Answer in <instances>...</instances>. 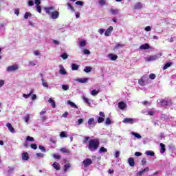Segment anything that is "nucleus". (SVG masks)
Returning a JSON list of instances; mask_svg holds the SVG:
<instances>
[{
  "label": "nucleus",
  "mask_w": 176,
  "mask_h": 176,
  "mask_svg": "<svg viewBox=\"0 0 176 176\" xmlns=\"http://www.w3.org/2000/svg\"><path fill=\"white\" fill-rule=\"evenodd\" d=\"M52 167H54L57 171H59V170L61 168L60 164L57 162H54Z\"/></svg>",
  "instance_id": "11"
},
{
  "label": "nucleus",
  "mask_w": 176,
  "mask_h": 176,
  "mask_svg": "<svg viewBox=\"0 0 176 176\" xmlns=\"http://www.w3.org/2000/svg\"><path fill=\"white\" fill-rule=\"evenodd\" d=\"M30 120V114H28L25 118V123H28V122Z\"/></svg>",
  "instance_id": "58"
},
{
  "label": "nucleus",
  "mask_w": 176,
  "mask_h": 176,
  "mask_svg": "<svg viewBox=\"0 0 176 176\" xmlns=\"http://www.w3.org/2000/svg\"><path fill=\"white\" fill-rule=\"evenodd\" d=\"M14 14H16V16H19V14H20V10L19 8L16 9L14 10Z\"/></svg>",
  "instance_id": "61"
},
{
  "label": "nucleus",
  "mask_w": 176,
  "mask_h": 176,
  "mask_svg": "<svg viewBox=\"0 0 176 176\" xmlns=\"http://www.w3.org/2000/svg\"><path fill=\"white\" fill-rule=\"evenodd\" d=\"M98 3H100L101 6H104V5H107V1H105V0H99Z\"/></svg>",
  "instance_id": "43"
},
{
  "label": "nucleus",
  "mask_w": 176,
  "mask_h": 176,
  "mask_svg": "<svg viewBox=\"0 0 176 176\" xmlns=\"http://www.w3.org/2000/svg\"><path fill=\"white\" fill-rule=\"evenodd\" d=\"M47 14H52L51 10H53L54 8L53 7H48V8H44Z\"/></svg>",
  "instance_id": "24"
},
{
  "label": "nucleus",
  "mask_w": 176,
  "mask_h": 176,
  "mask_svg": "<svg viewBox=\"0 0 176 176\" xmlns=\"http://www.w3.org/2000/svg\"><path fill=\"white\" fill-rule=\"evenodd\" d=\"M82 164H84V166L89 167L90 164H93V161H91V159L90 158H87L82 162Z\"/></svg>",
  "instance_id": "3"
},
{
  "label": "nucleus",
  "mask_w": 176,
  "mask_h": 176,
  "mask_svg": "<svg viewBox=\"0 0 176 176\" xmlns=\"http://www.w3.org/2000/svg\"><path fill=\"white\" fill-rule=\"evenodd\" d=\"M98 93H100V91H97L96 89H94L91 91V96H94V97H96Z\"/></svg>",
  "instance_id": "31"
},
{
  "label": "nucleus",
  "mask_w": 176,
  "mask_h": 176,
  "mask_svg": "<svg viewBox=\"0 0 176 176\" xmlns=\"http://www.w3.org/2000/svg\"><path fill=\"white\" fill-rule=\"evenodd\" d=\"M132 135H134V137H135L136 138H138V140L141 139L142 137L141 136V135H140L138 133H135V132H131Z\"/></svg>",
  "instance_id": "30"
},
{
  "label": "nucleus",
  "mask_w": 176,
  "mask_h": 176,
  "mask_svg": "<svg viewBox=\"0 0 176 176\" xmlns=\"http://www.w3.org/2000/svg\"><path fill=\"white\" fill-rule=\"evenodd\" d=\"M60 16V12L58 11H54L51 12L50 17L52 19V20H56V19H58Z\"/></svg>",
  "instance_id": "5"
},
{
  "label": "nucleus",
  "mask_w": 176,
  "mask_h": 176,
  "mask_svg": "<svg viewBox=\"0 0 176 176\" xmlns=\"http://www.w3.org/2000/svg\"><path fill=\"white\" fill-rule=\"evenodd\" d=\"M88 81H89V78H87L77 79V82H79L80 83H87Z\"/></svg>",
  "instance_id": "21"
},
{
  "label": "nucleus",
  "mask_w": 176,
  "mask_h": 176,
  "mask_svg": "<svg viewBox=\"0 0 176 176\" xmlns=\"http://www.w3.org/2000/svg\"><path fill=\"white\" fill-rule=\"evenodd\" d=\"M157 58V57L151 56L148 58V61H153V60H156Z\"/></svg>",
  "instance_id": "53"
},
{
  "label": "nucleus",
  "mask_w": 176,
  "mask_h": 176,
  "mask_svg": "<svg viewBox=\"0 0 176 176\" xmlns=\"http://www.w3.org/2000/svg\"><path fill=\"white\" fill-rule=\"evenodd\" d=\"M45 157V154L43 153H36V159H41V157Z\"/></svg>",
  "instance_id": "32"
},
{
  "label": "nucleus",
  "mask_w": 176,
  "mask_h": 176,
  "mask_svg": "<svg viewBox=\"0 0 176 176\" xmlns=\"http://www.w3.org/2000/svg\"><path fill=\"white\" fill-rule=\"evenodd\" d=\"M36 9L38 13H42V8L41 6H36Z\"/></svg>",
  "instance_id": "49"
},
{
  "label": "nucleus",
  "mask_w": 176,
  "mask_h": 176,
  "mask_svg": "<svg viewBox=\"0 0 176 176\" xmlns=\"http://www.w3.org/2000/svg\"><path fill=\"white\" fill-rule=\"evenodd\" d=\"M22 156V160H30V155H28V153L25 152L21 154Z\"/></svg>",
  "instance_id": "8"
},
{
  "label": "nucleus",
  "mask_w": 176,
  "mask_h": 176,
  "mask_svg": "<svg viewBox=\"0 0 176 176\" xmlns=\"http://www.w3.org/2000/svg\"><path fill=\"white\" fill-rule=\"evenodd\" d=\"M60 137H61V138H67V134L65 133V131H62L60 133Z\"/></svg>",
  "instance_id": "47"
},
{
  "label": "nucleus",
  "mask_w": 176,
  "mask_h": 176,
  "mask_svg": "<svg viewBox=\"0 0 176 176\" xmlns=\"http://www.w3.org/2000/svg\"><path fill=\"white\" fill-rule=\"evenodd\" d=\"M109 12L110 14H113V16L118 14V13H119V9H113V8H111L109 10Z\"/></svg>",
  "instance_id": "18"
},
{
  "label": "nucleus",
  "mask_w": 176,
  "mask_h": 176,
  "mask_svg": "<svg viewBox=\"0 0 176 176\" xmlns=\"http://www.w3.org/2000/svg\"><path fill=\"white\" fill-rule=\"evenodd\" d=\"M120 47H124V45L117 43L113 47V50H118V49H120Z\"/></svg>",
  "instance_id": "26"
},
{
  "label": "nucleus",
  "mask_w": 176,
  "mask_h": 176,
  "mask_svg": "<svg viewBox=\"0 0 176 176\" xmlns=\"http://www.w3.org/2000/svg\"><path fill=\"white\" fill-rule=\"evenodd\" d=\"M38 148L41 151H42V152H46V148H45V146H38Z\"/></svg>",
  "instance_id": "57"
},
{
  "label": "nucleus",
  "mask_w": 176,
  "mask_h": 176,
  "mask_svg": "<svg viewBox=\"0 0 176 176\" xmlns=\"http://www.w3.org/2000/svg\"><path fill=\"white\" fill-rule=\"evenodd\" d=\"M112 31H113V27L109 26V28L104 32L105 36H110L111 32H112Z\"/></svg>",
  "instance_id": "6"
},
{
  "label": "nucleus",
  "mask_w": 176,
  "mask_h": 176,
  "mask_svg": "<svg viewBox=\"0 0 176 176\" xmlns=\"http://www.w3.org/2000/svg\"><path fill=\"white\" fill-rule=\"evenodd\" d=\"M138 82L140 86H145V85H146V83L145 82V76H143L142 78L139 79Z\"/></svg>",
  "instance_id": "15"
},
{
  "label": "nucleus",
  "mask_w": 176,
  "mask_h": 176,
  "mask_svg": "<svg viewBox=\"0 0 176 176\" xmlns=\"http://www.w3.org/2000/svg\"><path fill=\"white\" fill-rule=\"evenodd\" d=\"M32 16V14H31V12H25V15H24V19H28V17H31Z\"/></svg>",
  "instance_id": "38"
},
{
  "label": "nucleus",
  "mask_w": 176,
  "mask_h": 176,
  "mask_svg": "<svg viewBox=\"0 0 176 176\" xmlns=\"http://www.w3.org/2000/svg\"><path fill=\"white\" fill-rule=\"evenodd\" d=\"M80 46L81 47H85L86 46V41H82L80 42Z\"/></svg>",
  "instance_id": "51"
},
{
  "label": "nucleus",
  "mask_w": 176,
  "mask_h": 176,
  "mask_svg": "<svg viewBox=\"0 0 176 176\" xmlns=\"http://www.w3.org/2000/svg\"><path fill=\"white\" fill-rule=\"evenodd\" d=\"M150 48L151 46L148 43H145L140 46V50H148V49Z\"/></svg>",
  "instance_id": "7"
},
{
  "label": "nucleus",
  "mask_w": 176,
  "mask_h": 176,
  "mask_svg": "<svg viewBox=\"0 0 176 176\" xmlns=\"http://www.w3.org/2000/svg\"><path fill=\"white\" fill-rule=\"evenodd\" d=\"M33 94L34 89H31L30 92L28 94H23V97H24V98H30V97H31V96H32Z\"/></svg>",
  "instance_id": "22"
},
{
  "label": "nucleus",
  "mask_w": 176,
  "mask_h": 176,
  "mask_svg": "<svg viewBox=\"0 0 176 176\" xmlns=\"http://www.w3.org/2000/svg\"><path fill=\"white\" fill-rule=\"evenodd\" d=\"M93 123H94V118H89L88 120L89 126H91V124H93Z\"/></svg>",
  "instance_id": "44"
},
{
  "label": "nucleus",
  "mask_w": 176,
  "mask_h": 176,
  "mask_svg": "<svg viewBox=\"0 0 176 176\" xmlns=\"http://www.w3.org/2000/svg\"><path fill=\"white\" fill-rule=\"evenodd\" d=\"M108 56L109 57L110 60H111V61H116V60H118V55L109 54Z\"/></svg>",
  "instance_id": "13"
},
{
  "label": "nucleus",
  "mask_w": 176,
  "mask_h": 176,
  "mask_svg": "<svg viewBox=\"0 0 176 176\" xmlns=\"http://www.w3.org/2000/svg\"><path fill=\"white\" fill-rule=\"evenodd\" d=\"M68 104H69V105H71V107H73L74 108H78V106H76V104L74 102H72L71 100H68Z\"/></svg>",
  "instance_id": "39"
},
{
  "label": "nucleus",
  "mask_w": 176,
  "mask_h": 176,
  "mask_svg": "<svg viewBox=\"0 0 176 176\" xmlns=\"http://www.w3.org/2000/svg\"><path fill=\"white\" fill-rule=\"evenodd\" d=\"M149 171V167H146L144 169L142 170L141 171L138 173V175L141 176L144 173H148Z\"/></svg>",
  "instance_id": "19"
},
{
  "label": "nucleus",
  "mask_w": 176,
  "mask_h": 176,
  "mask_svg": "<svg viewBox=\"0 0 176 176\" xmlns=\"http://www.w3.org/2000/svg\"><path fill=\"white\" fill-rule=\"evenodd\" d=\"M160 103L162 105V107H167L168 105V100L162 99L160 101Z\"/></svg>",
  "instance_id": "17"
},
{
  "label": "nucleus",
  "mask_w": 176,
  "mask_h": 176,
  "mask_svg": "<svg viewBox=\"0 0 176 176\" xmlns=\"http://www.w3.org/2000/svg\"><path fill=\"white\" fill-rule=\"evenodd\" d=\"M83 53L84 54H90V51L87 49H85Z\"/></svg>",
  "instance_id": "60"
},
{
  "label": "nucleus",
  "mask_w": 176,
  "mask_h": 176,
  "mask_svg": "<svg viewBox=\"0 0 176 176\" xmlns=\"http://www.w3.org/2000/svg\"><path fill=\"white\" fill-rule=\"evenodd\" d=\"M146 155H147V156H155V152L151 151H147L146 152Z\"/></svg>",
  "instance_id": "34"
},
{
  "label": "nucleus",
  "mask_w": 176,
  "mask_h": 176,
  "mask_svg": "<svg viewBox=\"0 0 176 176\" xmlns=\"http://www.w3.org/2000/svg\"><path fill=\"white\" fill-rule=\"evenodd\" d=\"M128 163L131 167H134L135 166V162H134V158L133 157L129 158Z\"/></svg>",
  "instance_id": "10"
},
{
  "label": "nucleus",
  "mask_w": 176,
  "mask_h": 176,
  "mask_svg": "<svg viewBox=\"0 0 176 176\" xmlns=\"http://www.w3.org/2000/svg\"><path fill=\"white\" fill-rule=\"evenodd\" d=\"M60 152H63V153H66V155H69V153H71V151H69V149L67 148H60Z\"/></svg>",
  "instance_id": "23"
},
{
  "label": "nucleus",
  "mask_w": 176,
  "mask_h": 176,
  "mask_svg": "<svg viewBox=\"0 0 176 176\" xmlns=\"http://www.w3.org/2000/svg\"><path fill=\"white\" fill-rule=\"evenodd\" d=\"M149 78H150V79H152V80L156 79V74H151L149 75Z\"/></svg>",
  "instance_id": "55"
},
{
  "label": "nucleus",
  "mask_w": 176,
  "mask_h": 176,
  "mask_svg": "<svg viewBox=\"0 0 176 176\" xmlns=\"http://www.w3.org/2000/svg\"><path fill=\"white\" fill-rule=\"evenodd\" d=\"M71 168V164L67 163L64 166V173H67V171H68V169Z\"/></svg>",
  "instance_id": "27"
},
{
  "label": "nucleus",
  "mask_w": 176,
  "mask_h": 176,
  "mask_svg": "<svg viewBox=\"0 0 176 176\" xmlns=\"http://www.w3.org/2000/svg\"><path fill=\"white\" fill-rule=\"evenodd\" d=\"M48 102H50V104H51L52 108H56V102L54 101V100H53V98H50L48 100Z\"/></svg>",
  "instance_id": "25"
},
{
  "label": "nucleus",
  "mask_w": 176,
  "mask_h": 176,
  "mask_svg": "<svg viewBox=\"0 0 176 176\" xmlns=\"http://www.w3.org/2000/svg\"><path fill=\"white\" fill-rule=\"evenodd\" d=\"M100 153H105V152H108V150H107V148H105V147H100V150H99Z\"/></svg>",
  "instance_id": "37"
},
{
  "label": "nucleus",
  "mask_w": 176,
  "mask_h": 176,
  "mask_svg": "<svg viewBox=\"0 0 176 176\" xmlns=\"http://www.w3.org/2000/svg\"><path fill=\"white\" fill-rule=\"evenodd\" d=\"M171 63H167L164 65L163 69H167V68H169V67H171Z\"/></svg>",
  "instance_id": "42"
},
{
  "label": "nucleus",
  "mask_w": 176,
  "mask_h": 176,
  "mask_svg": "<svg viewBox=\"0 0 176 176\" xmlns=\"http://www.w3.org/2000/svg\"><path fill=\"white\" fill-rule=\"evenodd\" d=\"M27 141H30L31 142H34V141H35V139H34L33 137L31 136H28L26 138Z\"/></svg>",
  "instance_id": "46"
},
{
  "label": "nucleus",
  "mask_w": 176,
  "mask_h": 176,
  "mask_svg": "<svg viewBox=\"0 0 176 176\" xmlns=\"http://www.w3.org/2000/svg\"><path fill=\"white\" fill-rule=\"evenodd\" d=\"M28 5H29V6H34V1L30 0L28 1Z\"/></svg>",
  "instance_id": "64"
},
{
  "label": "nucleus",
  "mask_w": 176,
  "mask_h": 176,
  "mask_svg": "<svg viewBox=\"0 0 176 176\" xmlns=\"http://www.w3.org/2000/svg\"><path fill=\"white\" fill-rule=\"evenodd\" d=\"M91 67H85V68L84 69L85 72H86L87 74H89V72H91Z\"/></svg>",
  "instance_id": "33"
},
{
  "label": "nucleus",
  "mask_w": 176,
  "mask_h": 176,
  "mask_svg": "<svg viewBox=\"0 0 176 176\" xmlns=\"http://www.w3.org/2000/svg\"><path fill=\"white\" fill-rule=\"evenodd\" d=\"M30 148H32V149H37L38 148V145H36V144H30Z\"/></svg>",
  "instance_id": "48"
},
{
  "label": "nucleus",
  "mask_w": 176,
  "mask_h": 176,
  "mask_svg": "<svg viewBox=\"0 0 176 176\" xmlns=\"http://www.w3.org/2000/svg\"><path fill=\"white\" fill-rule=\"evenodd\" d=\"M19 69V66L17 65H11L7 67L8 72H13V71H17Z\"/></svg>",
  "instance_id": "4"
},
{
  "label": "nucleus",
  "mask_w": 176,
  "mask_h": 176,
  "mask_svg": "<svg viewBox=\"0 0 176 176\" xmlns=\"http://www.w3.org/2000/svg\"><path fill=\"white\" fill-rule=\"evenodd\" d=\"M100 146V140L98 139H91L89 141L87 148L90 152H94Z\"/></svg>",
  "instance_id": "1"
},
{
  "label": "nucleus",
  "mask_w": 176,
  "mask_h": 176,
  "mask_svg": "<svg viewBox=\"0 0 176 176\" xmlns=\"http://www.w3.org/2000/svg\"><path fill=\"white\" fill-rule=\"evenodd\" d=\"M41 81H42V85H43V87H49V85H47V81H45V79L42 78Z\"/></svg>",
  "instance_id": "35"
},
{
  "label": "nucleus",
  "mask_w": 176,
  "mask_h": 176,
  "mask_svg": "<svg viewBox=\"0 0 176 176\" xmlns=\"http://www.w3.org/2000/svg\"><path fill=\"white\" fill-rule=\"evenodd\" d=\"M34 3L36 5V6L41 5V0H34Z\"/></svg>",
  "instance_id": "63"
},
{
  "label": "nucleus",
  "mask_w": 176,
  "mask_h": 176,
  "mask_svg": "<svg viewBox=\"0 0 176 176\" xmlns=\"http://www.w3.org/2000/svg\"><path fill=\"white\" fill-rule=\"evenodd\" d=\"M134 9L135 10H140L142 9V3L141 2H138L135 4L134 6Z\"/></svg>",
  "instance_id": "20"
},
{
  "label": "nucleus",
  "mask_w": 176,
  "mask_h": 176,
  "mask_svg": "<svg viewBox=\"0 0 176 176\" xmlns=\"http://www.w3.org/2000/svg\"><path fill=\"white\" fill-rule=\"evenodd\" d=\"M126 107H127V105L126 104V103H124V102L121 101L118 102V108H120L122 111H123V109H124Z\"/></svg>",
  "instance_id": "9"
},
{
  "label": "nucleus",
  "mask_w": 176,
  "mask_h": 176,
  "mask_svg": "<svg viewBox=\"0 0 176 176\" xmlns=\"http://www.w3.org/2000/svg\"><path fill=\"white\" fill-rule=\"evenodd\" d=\"M82 100L84 102L87 104V105H90V101L89 100V98H86L85 96H82Z\"/></svg>",
  "instance_id": "36"
},
{
  "label": "nucleus",
  "mask_w": 176,
  "mask_h": 176,
  "mask_svg": "<svg viewBox=\"0 0 176 176\" xmlns=\"http://www.w3.org/2000/svg\"><path fill=\"white\" fill-rule=\"evenodd\" d=\"M123 123H129L130 124H133V123H134V119H133V118H124L123 120Z\"/></svg>",
  "instance_id": "12"
},
{
  "label": "nucleus",
  "mask_w": 176,
  "mask_h": 176,
  "mask_svg": "<svg viewBox=\"0 0 176 176\" xmlns=\"http://www.w3.org/2000/svg\"><path fill=\"white\" fill-rule=\"evenodd\" d=\"M141 163H142V166H146V159L142 158Z\"/></svg>",
  "instance_id": "52"
},
{
  "label": "nucleus",
  "mask_w": 176,
  "mask_h": 176,
  "mask_svg": "<svg viewBox=\"0 0 176 176\" xmlns=\"http://www.w3.org/2000/svg\"><path fill=\"white\" fill-rule=\"evenodd\" d=\"M160 153H164L166 152V144H163V143H160Z\"/></svg>",
  "instance_id": "16"
},
{
  "label": "nucleus",
  "mask_w": 176,
  "mask_h": 176,
  "mask_svg": "<svg viewBox=\"0 0 176 176\" xmlns=\"http://www.w3.org/2000/svg\"><path fill=\"white\" fill-rule=\"evenodd\" d=\"M76 5H79L80 6H83V2L80 1H77L76 2Z\"/></svg>",
  "instance_id": "59"
},
{
  "label": "nucleus",
  "mask_w": 176,
  "mask_h": 176,
  "mask_svg": "<svg viewBox=\"0 0 176 176\" xmlns=\"http://www.w3.org/2000/svg\"><path fill=\"white\" fill-rule=\"evenodd\" d=\"M60 57H62L63 60H67V58H68V54H67V53H64L60 55Z\"/></svg>",
  "instance_id": "45"
},
{
  "label": "nucleus",
  "mask_w": 176,
  "mask_h": 176,
  "mask_svg": "<svg viewBox=\"0 0 176 176\" xmlns=\"http://www.w3.org/2000/svg\"><path fill=\"white\" fill-rule=\"evenodd\" d=\"M100 117H98V123H102L104 122V120H105V119L104 118H105V113H104V111H100L99 113Z\"/></svg>",
  "instance_id": "2"
},
{
  "label": "nucleus",
  "mask_w": 176,
  "mask_h": 176,
  "mask_svg": "<svg viewBox=\"0 0 176 176\" xmlns=\"http://www.w3.org/2000/svg\"><path fill=\"white\" fill-rule=\"evenodd\" d=\"M60 68L59 70L60 74H61L62 75H67V71L65 70V69H64V67L63 66H60Z\"/></svg>",
  "instance_id": "29"
},
{
  "label": "nucleus",
  "mask_w": 176,
  "mask_h": 176,
  "mask_svg": "<svg viewBox=\"0 0 176 176\" xmlns=\"http://www.w3.org/2000/svg\"><path fill=\"white\" fill-rule=\"evenodd\" d=\"M67 8L68 9H71L72 12H75V8H74V6H72V5H71V3H67Z\"/></svg>",
  "instance_id": "40"
},
{
  "label": "nucleus",
  "mask_w": 176,
  "mask_h": 176,
  "mask_svg": "<svg viewBox=\"0 0 176 176\" xmlns=\"http://www.w3.org/2000/svg\"><path fill=\"white\" fill-rule=\"evenodd\" d=\"M62 89H63V90L67 91L69 89V87L67 85H63L62 86Z\"/></svg>",
  "instance_id": "54"
},
{
  "label": "nucleus",
  "mask_w": 176,
  "mask_h": 176,
  "mask_svg": "<svg viewBox=\"0 0 176 176\" xmlns=\"http://www.w3.org/2000/svg\"><path fill=\"white\" fill-rule=\"evenodd\" d=\"M6 126H7L9 131H10V133H14L15 132L14 128L13 127V126H12V124L8 122V123H7Z\"/></svg>",
  "instance_id": "14"
},
{
  "label": "nucleus",
  "mask_w": 176,
  "mask_h": 176,
  "mask_svg": "<svg viewBox=\"0 0 176 176\" xmlns=\"http://www.w3.org/2000/svg\"><path fill=\"white\" fill-rule=\"evenodd\" d=\"M89 140H90V137L89 136H85L84 138V140L82 141V144H86V142H87V141H89Z\"/></svg>",
  "instance_id": "50"
},
{
  "label": "nucleus",
  "mask_w": 176,
  "mask_h": 176,
  "mask_svg": "<svg viewBox=\"0 0 176 176\" xmlns=\"http://www.w3.org/2000/svg\"><path fill=\"white\" fill-rule=\"evenodd\" d=\"M53 157H54V159H58V160L61 159V156L59 155L58 154H54V155H53Z\"/></svg>",
  "instance_id": "56"
},
{
  "label": "nucleus",
  "mask_w": 176,
  "mask_h": 176,
  "mask_svg": "<svg viewBox=\"0 0 176 176\" xmlns=\"http://www.w3.org/2000/svg\"><path fill=\"white\" fill-rule=\"evenodd\" d=\"M98 32H99V34H100V35H102V34L104 32H105V30H104V29H99L98 30Z\"/></svg>",
  "instance_id": "62"
},
{
  "label": "nucleus",
  "mask_w": 176,
  "mask_h": 176,
  "mask_svg": "<svg viewBox=\"0 0 176 176\" xmlns=\"http://www.w3.org/2000/svg\"><path fill=\"white\" fill-rule=\"evenodd\" d=\"M111 123H112V121L111 120V118H107L106 119V121H105V124H106L107 126H108V125L111 124Z\"/></svg>",
  "instance_id": "41"
},
{
  "label": "nucleus",
  "mask_w": 176,
  "mask_h": 176,
  "mask_svg": "<svg viewBox=\"0 0 176 176\" xmlns=\"http://www.w3.org/2000/svg\"><path fill=\"white\" fill-rule=\"evenodd\" d=\"M72 71H78V69H79V65H78L76 63H72Z\"/></svg>",
  "instance_id": "28"
}]
</instances>
